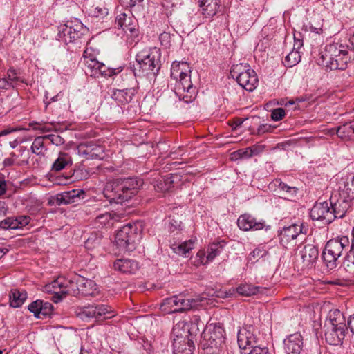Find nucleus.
<instances>
[{
  "mask_svg": "<svg viewBox=\"0 0 354 354\" xmlns=\"http://www.w3.org/2000/svg\"><path fill=\"white\" fill-rule=\"evenodd\" d=\"M115 270L124 274H133L138 270V263L132 259H119L114 261Z\"/></svg>",
  "mask_w": 354,
  "mask_h": 354,
  "instance_id": "nucleus-26",
  "label": "nucleus"
},
{
  "mask_svg": "<svg viewBox=\"0 0 354 354\" xmlns=\"http://www.w3.org/2000/svg\"><path fill=\"white\" fill-rule=\"evenodd\" d=\"M348 326L351 331L354 334V314L350 316L348 320Z\"/></svg>",
  "mask_w": 354,
  "mask_h": 354,
  "instance_id": "nucleus-63",
  "label": "nucleus"
},
{
  "mask_svg": "<svg viewBox=\"0 0 354 354\" xmlns=\"http://www.w3.org/2000/svg\"><path fill=\"white\" fill-rule=\"evenodd\" d=\"M319 257L317 248L313 244H306L298 248L297 261L301 263V268H310L315 266Z\"/></svg>",
  "mask_w": 354,
  "mask_h": 354,
  "instance_id": "nucleus-15",
  "label": "nucleus"
},
{
  "mask_svg": "<svg viewBox=\"0 0 354 354\" xmlns=\"http://www.w3.org/2000/svg\"><path fill=\"white\" fill-rule=\"evenodd\" d=\"M72 164V158L68 153L59 152L57 158L51 166V171L57 172L71 166Z\"/></svg>",
  "mask_w": 354,
  "mask_h": 354,
  "instance_id": "nucleus-31",
  "label": "nucleus"
},
{
  "mask_svg": "<svg viewBox=\"0 0 354 354\" xmlns=\"http://www.w3.org/2000/svg\"><path fill=\"white\" fill-rule=\"evenodd\" d=\"M303 337L295 333L283 339V350L286 354H300L303 348Z\"/></svg>",
  "mask_w": 354,
  "mask_h": 354,
  "instance_id": "nucleus-21",
  "label": "nucleus"
},
{
  "mask_svg": "<svg viewBox=\"0 0 354 354\" xmlns=\"http://www.w3.org/2000/svg\"><path fill=\"white\" fill-rule=\"evenodd\" d=\"M225 331L222 326L209 324L201 334V345L203 349L209 350V354H217L225 342Z\"/></svg>",
  "mask_w": 354,
  "mask_h": 354,
  "instance_id": "nucleus-6",
  "label": "nucleus"
},
{
  "mask_svg": "<svg viewBox=\"0 0 354 354\" xmlns=\"http://www.w3.org/2000/svg\"><path fill=\"white\" fill-rule=\"evenodd\" d=\"M331 338L330 344H337L341 342L345 337V324L344 323H336L333 326L332 330L326 333V338L327 339Z\"/></svg>",
  "mask_w": 354,
  "mask_h": 354,
  "instance_id": "nucleus-32",
  "label": "nucleus"
},
{
  "mask_svg": "<svg viewBox=\"0 0 354 354\" xmlns=\"http://www.w3.org/2000/svg\"><path fill=\"white\" fill-rule=\"evenodd\" d=\"M45 136H38L37 137L32 145H31V151L33 153L37 156H44L45 151H46V148L44 146V140Z\"/></svg>",
  "mask_w": 354,
  "mask_h": 354,
  "instance_id": "nucleus-39",
  "label": "nucleus"
},
{
  "mask_svg": "<svg viewBox=\"0 0 354 354\" xmlns=\"http://www.w3.org/2000/svg\"><path fill=\"white\" fill-rule=\"evenodd\" d=\"M85 192L83 189H72L57 194L55 201L57 205H66L77 202L84 198Z\"/></svg>",
  "mask_w": 354,
  "mask_h": 354,
  "instance_id": "nucleus-23",
  "label": "nucleus"
},
{
  "mask_svg": "<svg viewBox=\"0 0 354 354\" xmlns=\"http://www.w3.org/2000/svg\"><path fill=\"white\" fill-rule=\"evenodd\" d=\"M53 305L49 302L41 301V306H39V315L41 318L49 316L53 311Z\"/></svg>",
  "mask_w": 354,
  "mask_h": 354,
  "instance_id": "nucleus-46",
  "label": "nucleus"
},
{
  "mask_svg": "<svg viewBox=\"0 0 354 354\" xmlns=\"http://www.w3.org/2000/svg\"><path fill=\"white\" fill-rule=\"evenodd\" d=\"M41 300H36L32 302L28 307V309L34 313L35 317L39 319H41L39 306H41Z\"/></svg>",
  "mask_w": 354,
  "mask_h": 354,
  "instance_id": "nucleus-51",
  "label": "nucleus"
},
{
  "mask_svg": "<svg viewBox=\"0 0 354 354\" xmlns=\"http://www.w3.org/2000/svg\"><path fill=\"white\" fill-rule=\"evenodd\" d=\"M11 88H12V87L10 86L9 82L7 81L6 78H5V77L0 78V89L8 90Z\"/></svg>",
  "mask_w": 354,
  "mask_h": 354,
  "instance_id": "nucleus-62",
  "label": "nucleus"
},
{
  "mask_svg": "<svg viewBox=\"0 0 354 354\" xmlns=\"http://www.w3.org/2000/svg\"><path fill=\"white\" fill-rule=\"evenodd\" d=\"M83 63L85 66L86 73L91 77H97L100 62L91 55L88 49L84 53Z\"/></svg>",
  "mask_w": 354,
  "mask_h": 354,
  "instance_id": "nucleus-27",
  "label": "nucleus"
},
{
  "mask_svg": "<svg viewBox=\"0 0 354 354\" xmlns=\"http://www.w3.org/2000/svg\"><path fill=\"white\" fill-rule=\"evenodd\" d=\"M300 60V52L297 50H292L286 56L283 64L287 67H292L297 64Z\"/></svg>",
  "mask_w": 354,
  "mask_h": 354,
  "instance_id": "nucleus-42",
  "label": "nucleus"
},
{
  "mask_svg": "<svg viewBox=\"0 0 354 354\" xmlns=\"http://www.w3.org/2000/svg\"><path fill=\"white\" fill-rule=\"evenodd\" d=\"M268 252L265 246L262 245H258L248 256V261L252 263L258 261L261 258L265 257Z\"/></svg>",
  "mask_w": 354,
  "mask_h": 354,
  "instance_id": "nucleus-45",
  "label": "nucleus"
},
{
  "mask_svg": "<svg viewBox=\"0 0 354 354\" xmlns=\"http://www.w3.org/2000/svg\"><path fill=\"white\" fill-rule=\"evenodd\" d=\"M353 199L346 198L342 196H339V198L335 201L333 196L330 199V205L331 207V212L334 215L335 218H343L346 212L351 207V201Z\"/></svg>",
  "mask_w": 354,
  "mask_h": 354,
  "instance_id": "nucleus-22",
  "label": "nucleus"
},
{
  "mask_svg": "<svg viewBox=\"0 0 354 354\" xmlns=\"http://www.w3.org/2000/svg\"><path fill=\"white\" fill-rule=\"evenodd\" d=\"M44 136L46 139L50 140L53 145L57 146L61 145L64 142V139L58 135L49 134Z\"/></svg>",
  "mask_w": 354,
  "mask_h": 354,
  "instance_id": "nucleus-55",
  "label": "nucleus"
},
{
  "mask_svg": "<svg viewBox=\"0 0 354 354\" xmlns=\"http://www.w3.org/2000/svg\"><path fill=\"white\" fill-rule=\"evenodd\" d=\"M17 129H15V128H11V127H9V128H7L6 129H3L2 131H0V137L1 136H6L10 133H12V132H15L16 131Z\"/></svg>",
  "mask_w": 354,
  "mask_h": 354,
  "instance_id": "nucleus-64",
  "label": "nucleus"
},
{
  "mask_svg": "<svg viewBox=\"0 0 354 354\" xmlns=\"http://www.w3.org/2000/svg\"><path fill=\"white\" fill-rule=\"evenodd\" d=\"M336 133L341 138H350L354 135V122H346L338 127L336 130Z\"/></svg>",
  "mask_w": 354,
  "mask_h": 354,
  "instance_id": "nucleus-38",
  "label": "nucleus"
},
{
  "mask_svg": "<svg viewBox=\"0 0 354 354\" xmlns=\"http://www.w3.org/2000/svg\"><path fill=\"white\" fill-rule=\"evenodd\" d=\"M274 184L278 187L279 191L284 195L285 197H293L296 196L297 193V188L295 187L288 186L285 183L282 182L279 179H276L274 181Z\"/></svg>",
  "mask_w": 354,
  "mask_h": 354,
  "instance_id": "nucleus-37",
  "label": "nucleus"
},
{
  "mask_svg": "<svg viewBox=\"0 0 354 354\" xmlns=\"http://www.w3.org/2000/svg\"><path fill=\"white\" fill-rule=\"evenodd\" d=\"M86 30V28L77 19L67 21L59 27L57 39L65 44L73 43L80 39Z\"/></svg>",
  "mask_w": 354,
  "mask_h": 354,
  "instance_id": "nucleus-12",
  "label": "nucleus"
},
{
  "mask_svg": "<svg viewBox=\"0 0 354 354\" xmlns=\"http://www.w3.org/2000/svg\"><path fill=\"white\" fill-rule=\"evenodd\" d=\"M195 262L197 265H206L209 263V261L207 259V251L204 250H199L196 254Z\"/></svg>",
  "mask_w": 354,
  "mask_h": 354,
  "instance_id": "nucleus-48",
  "label": "nucleus"
},
{
  "mask_svg": "<svg viewBox=\"0 0 354 354\" xmlns=\"http://www.w3.org/2000/svg\"><path fill=\"white\" fill-rule=\"evenodd\" d=\"M122 71V68H113L107 67L104 64L100 62V66L98 68L97 76L99 77H111L114 75H116Z\"/></svg>",
  "mask_w": 354,
  "mask_h": 354,
  "instance_id": "nucleus-44",
  "label": "nucleus"
},
{
  "mask_svg": "<svg viewBox=\"0 0 354 354\" xmlns=\"http://www.w3.org/2000/svg\"><path fill=\"white\" fill-rule=\"evenodd\" d=\"M254 330L253 326L246 325L238 331L237 342L241 354H269L267 348L257 345Z\"/></svg>",
  "mask_w": 354,
  "mask_h": 354,
  "instance_id": "nucleus-7",
  "label": "nucleus"
},
{
  "mask_svg": "<svg viewBox=\"0 0 354 354\" xmlns=\"http://www.w3.org/2000/svg\"><path fill=\"white\" fill-rule=\"evenodd\" d=\"M350 248V240L346 236L329 240L323 250L322 257L330 270L337 267V261L343 251H347Z\"/></svg>",
  "mask_w": 354,
  "mask_h": 354,
  "instance_id": "nucleus-5",
  "label": "nucleus"
},
{
  "mask_svg": "<svg viewBox=\"0 0 354 354\" xmlns=\"http://www.w3.org/2000/svg\"><path fill=\"white\" fill-rule=\"evenodd\" d=\"M14 220H15V223H16V224H15L16 225L15 226V230H16V229L22 228V227L26 226L27 225H28L31 218L28 216L23 215V216H19L14 218Z\"/></svg>",
  "mask_w": 354,
  "mask_h": 354,
  "instance_id": "nucleus-47",
  "label": "nucleus"
},
{
  "mask_svg": "<svg viewBox=\"0 0 354 354\" xmlns=\"http://www.w3.org/2000/svg\"><path fill=\"white\" fill-rule=\"evenodd\" d=\"M339 196L354 199V174L343 175L337 180Z\"/></svg>",
  "mask_w": 354,
  "mask_h": 354,
  "instance_id": "nucleus-20",
  "label": "nucleus"
},
{
  "mask_svg": "<svg viewBox=\"0 0 354 354\" xmlns=\"http://www.w3.org/2000/svg\"><path fill=\"white\" fill-rule=\"evenodd\" d=\"M198 301L195 299L185 298L180 294L165 299L160 304V310L165 314L182 313L196 307Z\"/></svg>",
  "mask_w": 354,
  "mask_h": 354,
  "instance_id": "nucleus-10",
  "label": "nucleus"
},
{
  "mask_svg": "<svg viewBox=\"0 0 354 354\" xmlns=\"http://www.w3.org/2000/svg\"><path fill=\"white\" fill-rule=\"evenodd\" d=\"M71 289L73 291L74 295L93 297L95 295L97 286L93 281L81 276H77L74 280L71 281L63 277H59L51 283L44 286L43 291L54 294L53 299L54 302L57 303L69 293Z\"/></svg>",
  "mask_w": 354,
  "mask_h": 354,
  "instance_id": "nucleus-1",
  "label": "nucleus"
},
{
  "mask_svg": "<svg viewBox=\"0 0 354 354\" xmlns=\"http://www.w3.org/2000/svg\"><path fill=\"white\" fill-rule=\"evenodd\" d=\"M108 14V10L105 7H95L93 11V15L96 17H104Z\"/></svg>",
  "mask_w": 354,
  "mask_h": 354,
  "instance_id": "nucleus-57",
  "label": "nucleus"
},
{
  "mask_svg": "<svg viewBox=\"0 0 354 354\" xmlns=\"http://www.w3.org/2000/svg\"><path fill=\"white\" fill-rule=\"evenodd\" d=\"M142 185L137 178H117L106 183L103 193L110 202L122 203L131 199Z\"/></svg>",
  "mask_w": 354,
  "mask_h": 354,
  "instance_id": "nucleus-3",
  "label": "nucleus"
},
{
  "mask_svg": "<svg viewBox=\"0 0 354 354\" xmlns=\"http://www.w3.org/2000/svg\"><path fill=\"white\" fill-rule=\"evenodd\" d=\"M136 90L133 88L125 89H114L111 97L119 104L124 105L130 102L135 95Z\"/></svg>",
  "mask_w": 354,
  "mask_h": 354,
  "instance_id": "nucleus-29",
  "label": "nucleus"
},
{
  "mask_svg": "<svg viewBox=\"0 0 354 354\" xmlns=\"http://www.w3.org/2000/svg\"><path fill=\"white\" fill-rule=\"evenodd\" d=\"M265 149L264 145H254L250 147V151H251L252 156H257L262 153Z\"/></svg>",
  "mask_w": 354,
  "mask_h": 354,
  "instance_id": "nucleus-58",
  "label": "nucleus"
},
{
  "mask_svg": "<svg viewBox=\"0 0 354 354\" xmlns=\"http://www.w3.org/2000/svg\"><path fill=\"white\" fill-rule=\"evenodd\" d=\"M194 243V241L189 240L180 244L174 245L171 248L175 253L186 257L187 254L193 249Z\"/></svg>",
  "mask_w": 354,
  "mask_h": 354,
  "instance_id": "nucleus-40",
  "label": "nucleus"
},
{
  "mask_svg": "<svg viewBox=\"0 0 354 354\" xmlns=\"http://www.w3.org/2000/svg\"><path fill=\"white\" fill-rule=\"evenodd\" d=\"M239 227L243 231L250 230H259L264 227V222L257 221V220L250 214H245L241 215L237 220Z\"/></svg>",
  "mask_w": 354,
  "mask_h": 354,
  "instance_id": "nucleus-24",
  "label": "nucleus"
},
{
  "mask_svg": "<svg viewBox=\"0 0 354 354\" xmlns=\"http://www.w3.org/2000/svg\"><path fill=\"white\" fill-rule=\"evenodd\" d=\"M202 15L210 18L217 13L220 8L219 0H196Z\"/></svg>",
  "mask_w": 354,
  "mask_h": 354,
  "instance_id": "nucleus-25",
  "label": "nucleus"
},
{
  "mask_svg": "<svg viewBox=\"0 0 354 354\" xmlns=\"http://www.w3.org/2000/svg\"><path fill=\"white\" fill-rule=\"evenodd\" d=\"M77 149L79 156L86 160H101L105 157L104 147L93 142L81 143Z\"/></svg>",
  "mask_w": 354,
  "mask_h": 354,
  "instance_id": "nucleus-16",
  "label": "nucleus"
},
{
  "mask_svg": "<svg viewBox=\"0 0 354 354\" xmlns=\"http://www.w3.org/2000/svg\"><path fill=\"white\" fill-rule=\"evenodd\" d=\"M160 51L158 48H153L149 51L144 50L136 56V61L140 69L147 75L156 74L160 68Z\"/></svg>",
  "mask_w": 354,
  "mask_h": 354,
  "instance_id": "nucleus-11",
  "label": "nucleus"
},
{
  "mask_svg": "<svg viewBox=\"0 0 354 354\" xmlns=\"http://www.w3.org/2000/svg\"><path fill=\"white\" fill-rule=\"evenodd\" d=\"M285 116V111L283 108H277L272 110L271 118L274 121H279Z\"/></svg>",
  "mask_w": 354,
  "mask_h": 354,
  "instance_id": "nucleus-52",
  "label": "nucleus"
},
{
  "mask_svg": "<svg viewBox=\"0 0 354 354\" xmlns=\"http://www.w3.org/2000/svg\"><path fill=\"white\" fill-rule=\"evenodd\" d=\"M122 216L113 212L100 214L95 218V223L98 227H111L115 222L119 221Z\"/></svg>",
  "mask_w": 354,
  "mask_h": 354,
  "instance_id": "nucleus-28",
  "label": "nucleus"
},
{
  "mask_svg": "<svg viewBox=\"0 0 354 354\" xmlns=\"http://www.w3.org/2000/svg\"><path fill=\"white\" fill-rule=\"evenodd\" d=\"M353 50L340 41L326 45L322 53L319 64L329 70H344L351 61Z\"/></svg>",
  "mask_w": 354,
  "mask_h": 354,
  "instance_id": "nucleus-4",
  "label": "nucleus"
},
{
  "mask_svg": "<svg viewBox=\"0 0 354 354\" xmlns=\"http://www.w3.org/2000/svg\"><path fill=\"white\" fill-rule=\"evenodd\" d=\"M308 232V227L304 223L300 224H292L283 227L279 232L280 243L284 247L296 244L298 238H304Z\"/></svg>",
  "mask_w": 354,
  "mask_h": 354,
  "instance_id": "nucleus-13",
  "label": "nucleus"
},
{
  "mask_svg": "<svg viewBox=\"0 0 354 354\" xmlns=\"http://www.w3.org/2000/svg\"><path fill=\"white\" fill-rule=\"evenodd\" d=\"M172 335L174 337V346L175 348H180L178 346V344H181L182 343H187L189 347L194 348V343L192 341L190 342V339L187 337H189L188 328L187 325L186 320H180L179 321L172 329Z\"/></svg>",
  "mask_w": 354,
  "mask_h": 354,
  "instance_id": "nucleus-18",
  "label": "nucleus"
},
{
  "mask_svg": "<svg viewBox=\"0 0 354 354\" xmlns=\"http://www.w3.org/2000/svg\"><path fill=\"white\" fill-rule=\"evenodd\" d=\"M310 216L313 220L322 221L324 224H329L334 221L330 205L326 201L316 203L310 210Z\"/></svg>",
  "mask_w": 354,
  "mask_h": 354,
  "instance_id": "nucleus-17",
  "label": "nucleus"
},
{
  "mask_svg": "<svg viewBox=\"0 0 354 354\" xmlns=\"http://www.w3.org/2000/svg\"><path fill=\"white\" fill-rule=\"evenodd\" d=\"M271 131V125L268 124H263L258 127L256 132H253L252 133L257 135H262L265 133L270 132Z\"/></svg>",
  "mask_w": 354,
  "mask_h": 354,
  "instance_id": "nucleus-56",
  "label": "nucleus"
},
{
  "mask_svg": "<svg viewBox=\"0 0 354 354\" xmlns=\"http://www.w3.org/2000/svg\"><path fill=\"white\" fill-rule=\"evenodd\" d=\"M232 158H249L252 157L251 151H250V147L241 149L234 152L232 154Z\"/></svg>",
  "mask_w": 354,
  "mask_h": 354,
  "instance_id": "nucleus-50",
  "label": "nucleus"
},
{
  "mask_svg": "<svg viewBox=\"0 0 354 354\" xmlns=\"http://www.w3.org/2000/svg\"><path fill=\"white\" fill-rule=\"evenodd\" d=\"M343 319H344L343 315L338 310H335L333 313V314H330V320L333 326H334L336 323H342V322H339V321H342Z\"/></svg>",
  "mask_w": 354,
  "mask_h": 354,
  "instance_id": "nucleus-53",
  "label": "nucleus"
},
{
  "mask_svg": "<svg viewBox=\"0 0 354 354\" xmlns=\"http://www.w3.org/2000/svg\"><path fill=\"white\" fill-rule=\"evenodd\" d=\"M349 249L344 259L342 266L346 272L354 276V247L350 246Z\"/></svg>",
  "mask_w": 354,
  "mask_h": 354,
  "instance_id": "nucleus-34",
  "label": "nucleus"
},
{
  "mask_svg": "<svg viewBox=\"0 0 354 354\" xmlns=\"http://www.w3.org/2000/svg\"><path fill=\"white\" fill-rule=\"evenodd\" d=\"M5 78L9 82L10 86L14 88L19 85L20 83L24 82V80L19 75L17 71L13 68H10Z\"/></svg>",
  "mask_w": 354,
  "mask_h": 354,
  "instance_id": "nucleus-43",
  "label": "nucleus"
},
{
  "mask_svg": "<svg viewBox=\"0 0 354 354\" xmlns=\"http://www.w3.org/2000/svg\"><path fill=\"white\" fill-rule=\"evenodd\" d=\"M78 316L82 320L91 318L106 319L112 317L113 312L110 306L104 304H95L84 307L78 313Z\"/></svg>",
  "mask_w": 354,
  "mask_h": 354,
  "instance_id": "nucleus-14",
  "label": "nucleus"
},
{
  "mask_svg": "<svg viewBox=\"0 0 354 354\" xmlns=\"http://www.w3.org/2000/svg\"><path fill=\"white\" fill-rule=\"evenodd\" d=\"M9 297L10 306L18 308L22 306L27 299V293L26 291L15 289L10 291Z\"/></svg>",
  "mask_w": 354,
  "mask_h": 354,
  "instance_id": "nucleus-33",
  "label": "nucleus"
},
{
  "mask_svg": "<svg viewBox=\"0 0 354 354\" xmlns=\"http://www.w3.org/2000/svg\"><path fill=\"white\" fill-rule=\"evenodd\" d=\"M14 217H7L3 221H0V228L3 230H15V225Z\"/></svg>",
  "mask_w": 354,
  "mask_h": 354,
  "instance_id": "nucleus-49",
  "label": "nucleus"
},
{
  "mask_svg": "<svg viewBox=\"0 0 354 354\" xmlns=\"http://www.w3.org/2000/svg\"><path fill=\"white\" fill-rule=\"evenodd\" d=\"M259 287L250 283L240 284L236 288V292L243 296L249 297L258 292Z\"/></svg>",
  "mask_w": 354,
  "mask_h": 354,
  "instance_id": "nucleus-41",
  "label": "nucleus"
},
{
  "mask_svg": "<svg viewBox=\"0 0 354 354\" xmlns=\"http://www.w3.org/2000/svg\"><path fill=\"white\" fill-rule=\"evenodd\" d=\"M17 155L12 152L10 155V157L4 159L3 162V165L4 167H10L12 165H13L15 162H16V159H17Z\"/></svg>",
  "mask_w": 354,
  "mask_h": 354,
  "instance_id": "nucleus-59",
  "label": "nucleus"
},
{
  "mask_svg": "<svg viewBox=\"0 0 354 354\" xmlns=\"http://www.w3.org/2000/svg\"><path fill=\"white\" fill-rule=\"evenodd\" d=\"M159 40L162 46L168 48L170 46L171 35L169 33L164 32L160 35Z\"/></svg>",
  "mask_w": 354,
  "mask_h": 354,
  "instance_id": "nucleus-54",
  "label": "nucleus"
},
{
  "mask_svg": "<svg viewBox=\"0 0 354 354\" xmlns=\"http://www.w3.org/2000/svg\"><path fill=\"white\" fill-rule=\"evenodd\" d=\"M230 75L236 80L241 87L248 91H253L258 85L257 75L248 64L233 65L230 70Z\"/></svg>",
  "mask_w": 354,
  "mask_h": 354,
  "instance_id": "nucleus-8",
  "label": "nucleus"
},
{
  "mask_svg": "<svg viewBox=\"0 0 354 354\" xmlns=\"http://www.w3.org/2000/svg\"><path fill=\"white\" fill-rule=\"evenodd\" d=\"M138 240L137 226L131 223H128L118 230L115 238V244L122 252L134 250Z\"/></svg>",
  "mask_w": 354,
  "mask_h": 354,
  "instance_id": "nucleus-9",
  "label": "nucleus"
},
{
  "mask_svg": "<svg viewBox=\"0 0 354 354\" xmlns=\"http://www.w3.org/2000/svg\"><path fill=\"white\" fill-rule=\"evenodd\" d=\"M172 183L173 180H169V179H167L164 183V185L162 183H160L159 185H158V187L160 188L162 192H167L169 190L171 187V184Z\"/></svg>",
  "mask_w": 354,
  "mask_h": 354,
  "instance_id": "nucleus-61",
  "label": "nucleus"
},
{
  "mask_svg": "<svg viewBox=\"0 0 354 354\" xmlns=\"http://www.w3.org/2000/svg\"><path fill=\"white\" fill-rule=\"evenodd\" d=\"M189 335H196L200 331V328H204V324L198 316H194L189 321H187Z\"/></svg>",
  "mask_w": 354,
  "mask_h": 354,
  "instance_id": "nucleus-36",
  "label": "nucleus"
},
{
  "mask_svg": "<svg viewBox=\"0 0 354 354\" xmlns=\"http://www.w3.org/2000/svg\"><path fill=\"white\" fill-rule=\"evenodd\" d=\"M191 69L185 62H174L171 67V77L176 80L175 94L180 100L189 103L196 96V88L191 81Z\"/></svg>",
  "mask_w": 354,
  "mask_h": 354,
  "instance_id": "nucleus-2",
  "label": "nucleus"
},
{
  "mask_svg": "<svg viewBox=\"0 0 354 354\" xmlns=\"http://www.w3.org/2000/svg\"><path fill=\"white\" fill-rule=\"evenodd\" d=\"M172 335L174 337V346L175 348H180L178 346V344H181L182 343H187L189 347L194 348V343L192 341L190 342V339L187 337H189L188 328L187 325L186 320H180L179 321L172 329Z\"/></svg>",
  "mask_w": 354,
  "mask_h": 354,
  "instance_id": "nucleus-19",
  "label": "nucleus"
},
{
  "mask_svg": "<svg viewBox=\"0 0 354 354\" xmlns=\"http://www.w3.org/2000/svg\"><path fill=\"white\" fill-rule=\"evenodd\" d=\"M30 125L32 127L33 129L39 130L42 133L49 132L52 130V128L50 127L43 125L39 123L31 124Z\"/></svg>",
  "mask_w": 354,
  "mask_h": 354,
  "instance_id": "nucleus-60",
  "label": "nucleus"
},
{
  "mask_svg": "<svg viewBox=\"0 0 354 354\" xmlns=\"http://www.w3.org/2000/svg\"><path fill=\"white\" fill-rule=\"evenodd\" d=\"M115 24L124 32L129 31L132 32L135 29L131 14L129 10L128 13L122 12L116 16Z\"/></svg>",
  "mask_w": 354,
  "mask_h": 354,
  "instance_id": "nucleus-30",
  "label": "nucleus"
},
{
  "mask_svg": "<svg viewBox=\"0 0 354 354\" xmlns=\"http://www.w3.org/2000/svg\"><path fill=\"white\" fill-rule=\"evenodd\" d=\"M225 243L223 241L212 243L209 244L207 249V259L212 262L216 257L219 255L223 251Z\"/></svg>",
  "mask_w": 354,
  "mask_h": 354,
  "instance_id": "nucleus-35",
  "label": "nucleus"
}]
</instances>
